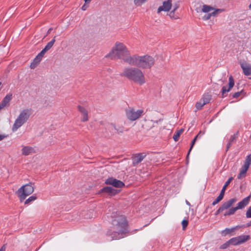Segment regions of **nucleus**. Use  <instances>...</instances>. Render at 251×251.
I'll list each match as a JSON object with an SVG mask.
<instances>
[{
    "instance_id": "nucleus-1",
    "label": "nucleus",
    "mask_w": 251,
    "mask_h": 251,
    "mask_svg": "<svg viewBox=\"0 0 251 251\" xmlns=\"http://www.w3.org/2000/svg\"><path fill=\"white\" fill-rule=\"evenodd\" d=\"M121 75L140 85L146 82L144 74L139 68L135 67H126L123 70Z\"/></svg>"
},
{
    "instance_id": "nucleus-2",
    "label": "nucleus",
    "mask_w": 251,
    "mask_h": 251,
    "mask_svg": "<svg viewBox=\"0 0 251 251\" xmlns=\"http://www.w3.org/2000/svg\"><path fill=\"white\" fill-rule=\"evenodd\" d=\"M125 62L130 65L136 66L141 69H151L154 65V58L149 55L139 56L135 55L125 59Z\"/></svg>"
},
{
    "instance_id": "nucleus-3",
    "label": "nucleus",
    "mask_w": 251,
    "mask_h": 251,
    "mask_svg": "<svg viewBox=\"0 0 251 251\" xmlns=\"http://www.w3.org/2000/svg\"><path fill=\"white\" fill-rule=\"evenodd\" d=\"M111 217L112 224L117 227L119 232L117 236L113 237V239L116 240L123 238V234L125 232L127 224L125 216L116 211L112 213Z\"/></svg>"
},
{
    "instance_id": "nucleus-4",
    "label": "nucleus",
    "mask_w": 251,
    "mask_h": 251,
    "mask_svg": "<svg viewBox=\"0 0 251 251\" xmlns=\"http://www.w3.org/2000/svg\"><path fill=\"white\" fill-rule=\"evenodd\" d=\"M129 51L122 43L116 42L111 51L106 55V57L122 59L125 61L126 58L132 57L129 56Z\"/></svg>"
},
{
    "instance_id": "nucleus-5",
    "label": "nucleus",
    "mask_w": 251,
    "mask_h": 251,
    "mask_svg": "<svg viewBox=\"0 0 251 251\" xmlns=\"http://www.w3.org/2000/svg\"><path fill=\"white\" fill-rule=\"evenodd\" d=\"M32 114L31 109L26 108L22 110L13 125L12 130L13 132L17 131L20 127L25 124Z\"/></svg>"
},
{
    "instance_id": "nucleus-6",
    "label": "nucleus",
    "mask_w": 251,
    "mask_h": 251,
    "mask_svg": "<svg viewBox=\"0 0 251 251\" xmlns=\"http://www.w3.org/2000/svg\"><path fill=\"white\" fill-rule=\"evenodd\" d=\"M34 191V186L32 183L25 184L20 187L17 191L16 194L19 198L21 202L25 200L26 197L32 194Z\"/></svg>"
},
{
    "instance_id": "nucleus-7",
    "label": "nucleus",
    "mask_w": 251,
    "mask_h": 251,
    "mask_svg": "<svg viewBox=\"0 0 251 251\" xmlns=\"http://www.w3.org/2000/svg\"><path fill=\"white\" fill-rule=\"evenodd\" d=\"M172 7H179V2L178 0H166L162 2V5L160 6L157 10L158 14L160 13L161 11L169 12Z\"/></svg>"
},
{
    "instance_id": "nucleus-8",
    "label": "nucleus",
    "mask_w": 251,
    "mask_h": 251,
    "mask_svg": "<svg viewBox=\"0 0 251 251\" xmlns=\"http://www.w3.org/2000/svg\"><path fill=\"white\" fill-rule=\"evenodd\" d=\"M55 37H54L51 41L49 42L44 49L42 50L35 58L33 62L30 65L31 68H34L41 61L45 53L53 46L55 41Z\"/></svg>"
},
{
    "instance_id": "nucleus-9",
    "label": "nucleus",
    "mask_w": 251,
    "mask_h": 251,
    "mask_svg": "<svg viewBox=\"0 0 251 251\" xmlns=\"http://www.w3.org/2000/svg\"><path fill=\"white\" fill-rule=\"evenodd\" d=\"M144 113L142 109H135L129 108L126 110V116L127 118L131 121H134L139 119Z\"/></svg>"
},
{
    "instance_id": "nucleus-10",
    "label": "nucleus",
    "mask_w": 251,
    "mask_h": 251,
    "mask_svg": "<svg viewBox=\"0 0 251 251\" xmlns=\"http://www.w3.org/2000/svg\"><path fill=\"white\" fill-rule=\"evenodd\" d=\"M230 205H223L217 211L216 214H218L223 211L226 210V211L224 214L225 216L231 215L234 214L237 209L243 208L245 205H238V206L236 207L231 208L227 210Z\"/></svg>"
},
{
    "instance_id": "nucleus-11",
    "label": "nucleus",
    "mask_w": 251,
    "mask_h": 251,
    "mask_svg": "<svg viewBox=\"0 0 251 251\" xmlns=\"http://www.w3.org/2000/svg\"><path fill=\"white\" fill-rule=\"evenodd\" d=\"M250 239V236L249 235H241L229 239L231 245L237 246L243 244Z\"/></svg>"
},
{
    "instance_id": "nucleus-12",
    "label": "nucleus",
    "mask_w": 251,
    "mask_h": 251,
    "mask_svg": "<svg viewBox=\"0 0 251 251\" xmlns=\"http://www.w3.org/2000/svg\"><path fill=\"white\" fill-rule=\"evenodd\" d=\"M105 183L107 184L111 185L117 188H121L124 186V183L122 181L113 177H110L107 179L105 181Z\"/></svg>"
},
{
    "instance_id": "nucleus-13",
    "label": "nucleus",
    "mask_w": 251,
    "mask_h": 251,
    "mask_svg": "<svg viewBox=\"0 0 251 251\" xmlns=\"http://www.w3.org/2000/svg\"><path fill=\"white\" fill-rule=\"evenodd\" d=\"M242 226H237L230 228H226L225 229L221 231V233L223 236H226L227 235H234L235 230L240 228Z\"/></svg>"
},
{
    "instance_id": "nucleus-14",
    "label": "nucleus",
    "mask_w": 251,
    "mask_h": 251,
    "mask_svg": "<svg viewBox=\"0 0 251 251\" xmlns=\"http://www.w3.org/2000/svg\"><path fill=\"white\" fill-rule=\"evenodd\" d=\"M229 82H228V87L226 88V86H224L222 88V93L223 97H224V95L226 93L230 91V90L233 88L234 85V81L233 77L230 75L229 77Z\"/></svg>"
},
{
    "instance_id": "nucleus-15",
    "label": "nucleus",
    "mask_w": 251,
    "mask_h": 251,
    "mask_svg": "<svg viewBox=\"0 0 251 251\" xmlns=\"http://www.w3.org/2000/svg\"><path fill=\"white\" fill-rule=\"evenodd\" d=\"M77 108L78 110L80 112L82 116L81 121L83 122L87 121L89 119L87 110L85 108L80 105H78Z\"/></svg>"
},
{
    "instance_id": "nucleus-16",
    "label": "nucleus",
    "mask_w": 251,
    "mask_h": 251,
    "mask_svg": "<svg viewBox=\"0 0 251 251\" xmlns=\"http://www.w3.org/2000/svg\"><path fill=\"white\" fill-rule=\"evenodd\" d=\"M240 66L245 75H251V64L246 62H242L240 63Z\"/></svg>"
},
{
    "instance_id": "nucleus-17",
    "label": "nucleus",
    "mask_w": 251,
    "mask_h": 251,
    "mask_svg": "<svg viewBox=\"0 0 251 251\" xmlns=\"http://www.w3.org/2000/svg\"><path fill=\"white\" fill-rule=\"evenodd\" d=\"M21 151L22 154L25 156H27L35 152V151L33 147L27 146H23Z\"/></svg>"
},
{
    "instance_id": "nucleus-18",
    "label": "nucleus",
    "mask_w": 251,
    "mask_h": 251,
    "mask_svg": "<svg viewBox=\"0 0 251 251\" xmlns=\"http://www.w3.org/2000/svg\"><path fill=\"white\" fill-rule=\"evenodd\" d=\"M11 95H7L4 97L2 102L0 103V110L3 108L9 103L10 100H11Z\"/></svg>"
},
{
    "instance_id": "nucleus-19",
    "label": "nucleus",
    "mask_w": 251,
    "mask_h": 251,
    "mask_svg": "<svg viewBox=\"0 0 251 251\" xmlns=\"http://www.w3.org/2000/svg\"><path fill=\"white\" fill-rule=\"evenodd\" d=\"M145 155L143 154H138L133 158V164L135 166L141 162L145 158Z\"/></svg>"
},
{
    "instance_id": "nucleus-20",
    "label": "nucleus",
    "mask_w": 251,
    "mask_h": 251,
    "mask_svg": "<svg viewBox=\"0 0 251 251\" xmlns=\"http://www.w3.org/2000/svg\"><path fill=\"white\" fill-rule=\"evenodd\" d=\"M157 123V122H155L152 120H147L145 121V124L143 125V126L146 129H150L152 127L154 126V125L156 124Z\"/></svg>"
},
{
    "instance_id": "nucleus-21",
    "label": "nucleus",
    "mask_w": 251,
    "mask_h": 251,
    "mask_svg": "<svg viewBox=\"0 0 251 251\" xmlns=\"http://www.w3.org/2000/svg\"><path fill=\"white\" fill-rule=\"evenodd\" d=\"M251 164V154H250L247 156V158L244 162V165L242 166V167L248 170Z\"/></svg>"
},
{
    "instance_id": "nucleus-22",
    "label": "nucleus",
    "mask_w": 251,
    "mask_h": 251,
    "mask_svg": "<svg viewBox=\"0 0 251 251\" xmlns=\"http://www.w3.org/2000/svg\"><path fill=\"white\" fill-rule=\"evenodd\" d=\"M214 9V7L207 4H204L201 7V12L203 13H208Z\"/></svg>"
},
{
    "instance_id": "nucleus-23",
    "label": "nucleus",
    "mask_w": 251,
    "mask_h": 251,
    "mask_svg": "<svg viewBox=\"0 0 251 251\" xmlns=\"http://www.w3.org/2000/svg\"><path fill=\"white\" fill-rule=\"evenodd\" d=\"M179 7H176V8L175 7H172V9L170 11V13L169 14V16L172 19H177L178 17L177 16H175V13L176 11L178 8Z\"/></svg>"
},
{
    "instance_id": "nucleus-24",
    "label": "nucleus",
    "mask_w": 251,
    "mask_h": 251,
    "mask_svg": "<svg viewBox=\"0 0 251 251\" xmlns=\"http://www.w3.org/2000/svg\"><path fill=\"white\" fill-rule=\"evenodd\" d=\"M248 169L242 167L239 175L237 176L238 179H242L246 176V172Z\"/></svg>"
},
{
    "instance_id": "nucleus-25",
    "label": "nucleus",
    "mask_w": 251,
    "mask_h": 251,
    "mask_svg": "<svg viewBox=\"0 0 251 251\" xmlns=\"http://www.w3.org/2000/svg\"><path fill=\"white\" fill-rule=\"evenodd\" d=\"M211 100V96L208 94H205L203 95L202 99L201 100L204 104L208 103Z\"/></svg>"
},
{
    "instance_id": "nucleus-26",
    "label": "nucleus",
    "mask_w": 251,
    "mask_h": 251,
    "mask_svg": "<svg viewBox=\"0 0 251 251\" xmlns=\"http://www.w3.org/2000/svg\"><path fill=\"white\" fill-rule=\"evenodd\" d=\"M114 191H115V190H114L112 187H111L110 186L104 187L103 189H102L101 190V192H105V193H110V194L114 193Z\"/></svg>"
},
{
    "instance_id": "nucleus-27",
    "label": "nucleus",
    "mask_w": 251,
    "mask_h": 251,
    "mask_svg": "<svg viewBox=\"0 0 251 251\" xmlns=\"http://www.w3.org/2000/svg\"><path fill=\"white\" fill-rule=\"evenodd\" d=\"M212 12L210 13L212 17L216 16L219 13H222L225 11L224 9H215L214 8Z\"/></svg>"
},
{
    "instance_id": "nucleus-28",
    "label": "nucleus",
    "mask_w": 251,
    "mask_h": 251,
    "mask_svg": "<svg viewBox=\"0 0 251 251\" xmlns=\"http://www.w3.org/2000/svg\"><path fill=\"white\" fill-rule=\"evenodd\" d=\"M183 129H181L175 133L173 136V138L175 141H177L178 140L180 135L183 132Z\"/></svg>"
},
{
    "instance_id": "nucleus-29",
    "label": "nucleus",
    "mask_w": 251,
    "mask_h": 251,
    "mask_svg": "<svg viewBox=\"0 0 251 251\" xmlns=\"http://www.w3.org/2000/svg\"><path fill=\"white\" fill-rule=\"evenodd\" d=\"M37 197L36 195H33L30 196L28 199H27L25 201V204H27L30 202H33L36 200H37Z\"/></svg>"
},
{
    "instance_id": "nucleus-30",
    "label": "nucleus",
    "mask_w": 251,
    "mask_h": 251,
    "mask_svg": "<svg viewBox=\"0 0 251 251\" xmlns=\"http://www.w3.org/2000/svg\"><path fill=\"white\" fill-rule=\"evenodd\" d=\"M236 136L235 135H232L229 139V141L227 143L226 145V150L227 151L229 148L231 147L234 141L235 140Z\"/></svg>"
},
{
    "instance_id": "nucleus-31",
    "label": "nucleus",
    "mask_w": 251,
    "mask_h": 251,
    "mask_svg": "<svg viewBox=\"0 0 251 251\" xmlns=\"http://www.w3.org/2000/svg\"><path fill=\"white\" fill-rule=\"evenodd\" d=\"M224 193L221 191V193L219 196L215 199V200L213 202L212 204H217L219 202H220L222 199L223 198Z\"/></svg>"
},
{
    "instance_id": "nucleus-32",
    "label": "nucleus",
    "mask_w": 251,
    "mask_h": 251,
    "mask_svg": "<svg viewBox=\"0 0 251 251\" xmlns=\"http://www.w3.org/2000/svg\"><path fill=\"white\" fill-rule=\"evenodd\" d=\"M232 180H233L232 177H230V178H228V179L226 181V182L225 183V185H224V186L221 190V192H223V193H225L226 187H227V186L229 184V183L231 182V181Z\"/></svg>"
},
{
    "instance_id": "nucleus-33",
    "label": "nucleus",
    "mask_w": 251,
    "mask_h": 251,
    "mask_svg": "<svg viewBox=\"0 0 251 251\" xmlns=\"http://www.w3.org/2000/svg\"><path fill=\"white\" fill-rule=\"evenodd\" d=\"M251 198V195L243 199L241 201L238 202L237 204H247L249 202Z\"/></svg>"
},
{
    "instance_id": "nucleus-34",
    "label": "nucleus",
    "mask_w": 251,
    "mask_h": 251,
    "mask_svg": "<svg viewBox=\"0 0 251 251\" xmlns=\"http://www.w3.org/2000/svg\"><path fill=\"white\" fill-rule=\"evenodd\" d=\"M134 0V3L135 5L138 6H140L143 3H144L147 0Z\"/></svg>"
},
{
    "instance_id": "nucleus-35",
    "label": "nucleus",
    "mask_w": 251,
    "mask_h": 251,
    "mask_svg": "<svg viewBox=\"0 0 251 251\" xmlns=\"http://www.w3.org/2000/svg\"><path fill=\"white\" fill-rule=\"evenodd\" d=\"M205 104L203 103V102L201 100L199 102H197L196 104V107L198 109H201L203 105H204Z\"/></svg>"
},
{
    "instance_id": "nucleus-36",
    "label": "nucleus",
    "mask_w": 251,
    "mask_h": 251,
    "mask_svg": "<svg viewBox=\"0 0 251 251\" xmlns=\"http://www.w3.org/2000/svg\"><path fill=\"white\" fill-rule=\"evenodd\" d=\"M230 245H231V243H230V242H229V240L228 241H227L225 243L222 245L220 246V248L221 249H226Z\"/></svg>"
},
{
    "instance_id": "nucleus-37",
    "label": "nucleus",
    "mask_w": 251,
    "mask_h": 251,
    "mask_svg": "<svg viewBox=\"0 0 251 251\" xmlns=\"http://www.w3.org/2000/svg\"><path fill=\"white\" fill-rule=\"evenodd\" d=\"M200 132L199 134H200ZM199 135V134L197 135L195 137V138L193 139V141H192V144H191V147H190V149H189V151H188V155H187V156H188V155H189V153H190V151H191V150H192V148H193V146L194 145V144H195V142H196V140H197V137H198V135Z\"/></svg>"
},
{
    "instance_id": "nucleus-38",
    "label": "nucleus",
    "mask_w": 251,
    "mask_h": 251,
    "mask_svg": "<svg viewBox=\"0 0 251 251\" xmlns=\"http://www.w3.org/2000/svg\"><path fill=\"white\" fill-rule=\"evenodd\" d=\"M182 228L183 230L185 229L188 224V221L186 220H183L181 222Z\"/></svg>"
},
{
    "instance_id": "nucleus-39",
    "label": "nucleus",
    "mask_w": 251,
    "mask_h": 251,
    "mask_svg": "<svg viewBox=\"0 0 251 251\" xmlns=\"http://www.w3.org/2000/svg\"><path fill=\"white\" fill-rule=\"evenodd\" d=\"M237 201L238 199L236 198H232L227 201L226 204H233L234 203L236 202Z\"/></svg>"
},
{
    "instance_id": "nucleus-40",
    "label": "nucleus",
    "mask_w": 251,
    "mask_h": 251,
    "mask_svg": "<svg viewBox=\"0 0 251 251\" xmlns=\"http://www.w3.org/2000/svg\"><path fill=\"white\" fill-rule=\"evenodd\" d=\"M211 17L212 16H211V14L210 13H208L207 14H205L204 16H203L202 19L204 21H207V20H209L211 18Z\"/></svg>"
},
{
    "instance_id": "nucleus-41",
    "label": "nucleus",
    "mask_w": 251,
    "mask_h": 251,
    "mask_svg": "<svg viewBox=\"0 0 251 251\" xmlns=\"http://www.w3.org/2000/svg\"><path fill=\"white\" fill-rule=\"evenodd\" d=\"M246 215V217L248 218H251V206L249 207V208L247 210Z\"/></svg>"
},
{
    "instance_id": "nucleus-42",
    "label": "nucleus",
    "mask_w": 251,
    "mask_h": 251,
    "mask_svg": "<svg viewBox=\"0 0 251 251\" xmlns=\"http://www.w3.org/2000/svg\"><path fill=\"white\" fill-rule=\"evenodd\" d=\"M242 93H243V91H241L240 92H238L235 93L233 95V97L234 98H238L241 95V94Z\"/></svg>"
},
{
    "instance_id": "nucleus-43",
    "label": "nucleus",
    "mask_w": 251,
    "mask_h": 251,
    "mask_svg": "<svg viewBox=\"0 0 251 251\" xmlns=\"http://www.w3.org/2000/svg\"><path fill=\"white\" fill-rule=\"evenodd\" d=\"M112 126H113V127L114 128V129L117 130V132H122L123 131V129L122 127H118L117 128L116 127V126L115 125H113L112 124Z\"/></svg>"
},
{
    "instance_id": "nucleus-44",
    "label": "nucleus",
    "mask_w": 251,
    "mask_h": 251,
    "mask_svg": "<svg viewBox=\"0 0 251 251\" xmlns=\"http://www.w3.org/2000/svg\"><path fill=\"white\" fill-rule=\"evenodd\" d=\"M7 136L4 134H0V141L2 140L3 139L6 138Z\"/></svg>"
},
{
    "instance_id": "nucleus-45",
    "label": "nucleus",
    "mask_w": 251,
    "mask_h": 251,
    "mask_svg": "<svg viewBox=\"0 0 251 251\" xmlns=\"http://www.w3.org/2000/svg\"><path fill=\"white\" fill-rule=\"evenodd\" d=\"M87 6H86L85 4L83 5L82 7H81V9L83 11L85 10L86 9V8H87Z\"/></svg>"
},
{
    "instance_id": "nucleus-46",
    "label": "nucleus",
    "mask_w": 251,
    "mask_h": 251,
    "mask_svg": "<svg viewBox=\"0 0 251 251\" xmlns=\"http://www.w3.org/2000/svg\"><path fill=\"white\" fill-rule=\"evenodd\" d=\"M250 226H251V221L249 223H248V224H247V225L246 226H244V227H249Z\"/></svg>"
},
{
    "instance_id": "nucleus-47",
    "label": "nucleus",
    "mask_w": 251,
    "mask_h": 251,
    "mask_svg": "<svg viewBox=\"0 0 251 251\" xmlns=\"http://www.w3.org/2000/svg\"><path fill=\"white\" fill-rule=\"evenodd\" d=\"M5 248L4 247V246L2 247L1 249H0V251H5Z\"/></svg>"
},
{
    "instance_id": "nucleus-48",
    "label": "nucleus",
    "mask_w": 251,
    "mask_h": 251,
    "mask_svg": "<svg viewBox=\"0 0 251 251\" xmlns=\"http://www.w3.org/2000/svg\"><path fill=\"white\" fill-rule=\"evenodd\" d=\"M86 3H89L92 0H84Z\"/></svg>"
},
{
    "instance_id": "nucleus-49",
    "label": "nucleus",
    "mask_w": 251,
    "mask_h": 251,
    "mask_svg": "<svg viewBox=\"0 0 251 251\" xmlns=\"http://www.w3.org/2000/svg\"><path fill=\"white\" fill-rule=\"evenodd\" d=\"M51 30V28H50L48 30V33H50V32Z\"/></svg>"
},
{
    "instance_id": "nucleus-50",
    "label": "nucleus",
    "mask_w": 251,
    "mask_h": 251,
    "mask_svg": "<svg viewBox=\"0 0 251 251\" xmlns=\"http://www.w3.org/2000/svg\"><path fill=\"white\" fill-rule=\"evenodd\" d=\"M249 8H250V9H251V4H250V5H249Z\"/></svg>"
},
{
    "instance_id": "nucleus-51",
    "label": "nucleus",
    "mask_w": 251,
    "mask_h": 251,
    "mask_svg": "<svg viewBox=\"0 0 251 251\" xmlns=\"http://www.w3.org/2000/svg\"><path fill=\"white\" fill-rule=\"evenodd\" d=\"M1 85V83L0 82V85Z\"/></svg>"
}]
</instances>
